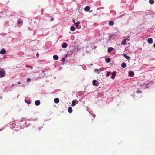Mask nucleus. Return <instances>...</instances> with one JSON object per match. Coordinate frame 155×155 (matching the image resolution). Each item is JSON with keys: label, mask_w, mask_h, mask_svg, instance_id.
<instances>
[{"label": "nucleus", "mask_w": 155, "mask_h": 155, "mask_svg": "<svg viewBox=\"0 0 155 155\" xmlns=\"http://www.w3.org/2000/svg\"><path fill=\"white\" fill-rule=\"evenodd\" d=\"M38 22L37 20L35 19L31 20V26L33 27L34 28L35 27H36L38 25Z\"/></svg>", "instance_id": "1"}, {"label": "nucleus", "mask_w": 155, "mask_h": 155, "mask_svg": "<svg viewBox=\"0 0 155 155\" xmlns=\"http://www.w3.org/2000/svg\"><path fill=\"white\" fill-rule=\"evenodd\" d=\"M5 75V71H4L0 70V78L3 77Z\"/></svg>", "instance_id": "2"}, {"label": "nucleus", "mask_w": 155, "mask_h": 155, "mask_svg": "<svg viewBox=\"0 0 155 155\" xmlns=\"http://www.w3.org/2000/svg\"><path fill=\"white\" fill-rule=\"evenodd\" d=\"M5 50L4 48L2 49L0 51V53L1 54H4L5 53Z\"/></svg>", "instance_id": "3"}, {"label": "nucleus", "mask_w": 155, "mask_h": 155, "mask_svg": "<svg viewBox=\"0 0 155 155\" xmlns=\"http://www.w3.org/2000/svg\"><path fill=\"white\" fill-rule=\"evenodd\" d=\"M116 72L115 71H113L112 73V76L111 77V78L114 79L115 78V76L116 75Z\"/></svg>", "instance_id": "4"}, {"label": "nucleus", "mask_w": 155, "mask_h": 155, "mask_svg": "<svg viewBox=\"0 0 155 155\" xmlns=\"http://www.w3.org/2000/svg\"><path fill=\"white\" fill-rule=\"evenodd\" d=\"M40 104V102L39 100H37L35 101V104L37 106L39 105Z\"/></svg>", "instance_id": "5"}, {"label": "nucleus", "mask_w": 155, "mask_h": 155, "mask_svg": "<svg viewBox=\"0 0 155 155\" xmlns=\"http://www.w3.org/2000/svg\"><path fill=\"white\" fill-rule=\"evenodd\" d=\"M67 46V44L66 43H63L62 45V47L63 48H66Z\"/></svg>", "instance_id": "6"}, {"label": "nucleus", "mask_w": 155, "mask_h": 155, "mask_svg": "<svg viewBox=\"0 0 155 155\" xmlns=\"http://www.w3.org/2000/svg\"><path fill=\"white\" fill-rule=\"evenodd\" d=\"M148 43L150 44H151L153 42V39L152 38H149L147 40Z\"/></svg>", "instance_id": "7"}, {"label": "nucleus", "mask_w": 155, "mask_h": 155, "mask_svg": "<svg viewBox=\"0 0 155 155\" xmlns=\"http://www.w3.org/2000/svg\"><path fill=\"white\" fill-rule=\"evenodd\" d=\"M90 9V7L89 6H86L84 8V10L86 12L89 11Z\"/></svg>", "instance_id": "8"}, {"label": "nucleus", "mask_w": 155, "mask_h": 155, "mask_svg": "<svg viewBox=\"0 0 155 155\" xmlns=\"http://www.w3.org/2000/svg\"><path fill=\"white\" fill-rule=\"evenodd\" d=\"M16 126L15 125V124L12 123V124L10 125V128H12L13 129L15 128V126Z\"/></svg>", "instance_id": "9"}, {"label": "nucleus", "mask_w": 155, "mask_h": 155, "mask_svg": "<svg viewBox=\"0 0 155 155\" xmlns=\"http://www.w3.org/2000/svg\"><path fill=\"white\" fill-rule=\"evenodd\" d=\"M126 67V64L125 63L123 62L122 63L121 67L123 68H125Z\"/></svg>", "instance_id": "10"}, {"label": "nucleus", "mask_w": 155, "mask_h": 155, "mask_svg": "<svg viewBox=\"0 0 155 155\" xmlns=\"http://www.w3.org/2000/svg\"><path fill=\"white\" fill-rule=\"evenodd\" d=\"M75 30V27L74 26H71L70 27V30L72 31H74Z\"/></svg>", "instance_id": "11"}, {"label": "nucleus", "mask_w": 155, "mask_h": 155, "mask_svg": "<svg viewBox=\"0 0 155 155\" xmlns=\"http://www.w3.org/2000/svg\"><path fill=\"white\" fill-rule=\"evenodd\" d=\"M53 58L55 60H57L58 59L59 57L58 55H55L53 56Z\"/></svg>", "instance_id": "12"}, {"label": "nucleus", "mask_w": 155, "mask_h": 155, "mask_svg": "<svg viewBox=\"0 0 155 155\" xmlns=\"http://www.w3.org/2000/svg\"><path fill=\"white\" fill-rule=\"evenodd\" d=\"M127 39H124L121 42V45H125L126 44V41Z\"/></svg>", "instance_id": "13"}, {"label": "nucleus", "mask_w": 155, "mask_h": 155, "mask_svg": "<svg viewBox=\"0 0 155 155\" xmlns=\"http://www.w3.org/2000/svg\"><path fill=\"white\" fill-rule=\"evenodd\" d=\"M97 82V81L95 80H94L93 81V85L94 86H96L97 85V84L96 83V82Z\"/></svg>", "instance_id": "14"}, {"label": "nucleus", "mask_w": 155, "mask_h": 155, "mask_svg": "<svg viewBox=\"0 0 155 155\" xmlns=\"http://www.w3.org/2000/svg\"><path fill=\"white\" fill-rule=\"evenodd\" d=\"M68 112L70 113H71L72 112V109L71 107H69L68 108Z\"/></svg>", "instance_id": "15"}, {"label": "nucleus", "mask_w": 155, "mask_h": 155, "mask_svg": "<svg viewBox=\"0 0 155 155\" xmlns=\"http://www.w3.org/2000/svg\"><path fill=\"white\" fill-rule=\"evenodd\" d=\"M100 70H100H99L97 69H95L94 70V72H95L99 74L100 73V72H99Z\"/></svg>", "instance_id": "16"}, {"label": "nucleus", "mask_w": 155, "mask_h": 155, "mask_svg": "<svg viewBox=\"0 0 155 155\" xmlns=\"http://www.w3.org/2000/svg\"><path fill=\"white\" fill-rule=\"evenodd\" d=\"M134 74V72L132 71H130L129 72V75L130 76H133Z\"/></svg>", "instance_id": "17"}, {"label": "nucleus", "mask_w": 155, "mask_h": 155, "mask_svg": "<svg viewBox=\"0 0 155 155\" xmlns=\"http://www.w3.org/2000/svg\"><path fill=\"white\" fill-rule=\"evenodd\" d=\"M71 105L72 106H74L76 105V101L74 100L72 101Z\"/></svg>", "instance_id": "18"}, {"label": "nucleus", "mask_w": 155, "mask_h": 155, "mask_svg": "<svg viewBox=\"0 0 155 155\" xmlns=\"http://www.w3.org/2000/svg\"><path fill=\"white\" fill-rule=\"evenodd\" d=\"M54 101L56 103H58L59 102V99L58 98H56L54 99Z\"/></svg>", "instance_id": "19"}, {"label": "nucleus", "mask_w": 155, "mask_h": 155, "mask_svg": "<svg viewBox=\"0 0 155 155\" xmlns=\"http://www.w3.org/2000/svg\"><path fill=\"white\" fill-rule=\"evenodd\" d=\"M105 61L107 63H109L110 61V58H107L106 59Z\"/></svg>", "instance_id": "20"}, {"label": "nucleus", "mask_w": 155, "mask_h": 155, "mask_svg": "<svg viewBox=\"0 0 155 155\" xmlns=\"http://www.w3.org/2000/svg\"><path fill=\"white\" fill-rule=\"evenodd\" d=\"M113 48L112 47H110L108 49V52L109 53L111 52L113 50Z\"/></svg>", "instance_id": "21"}, {"label": "nucleus", "mask_w": 155, "mask_h": 155, "mask_svg": "<svg viewBox=\"0 0 155 155\" xmlns=\"http://www.w3.org/2000/svg\"><path fill=\"white\" fill-rule=\"evenodd\" d=\"M23 21L21 19L18 20L17 21V23L18 24H20L21 23H23Z\"/></svg>", "instance_id": "22"}, {"label": "nucleus", "mask_w": 155, "mask_h": 155, "mask_svg": "<svg viewBox=\"0 0 155 155\" xmlns=\"http://www.w3.org/2000/svg\"><path fill=\"white\" fill-rule=\"evenodd\" d=\"M123 56H124V57H125V58L126 59H127V60L129 59H130V57H129V56H127V55H126V54H124Z\"/></svg>", "instance_id": "23"}, {"label": "nucleus", "mask_w": 155, "mask_h": 155, "mask_svg": "<svg viewBox=\"0 0 155 155\" xmlns=\"http://www.w3.org/2000/svg\"><path fill=\"white\" fill-rule=\"evenodd\" d=\"M114 22L113 21H110L109 22V25L110 26L113 25H114Z\"/></svg>", "instance_id": "24"}, {"label": "nucleus", "mask_w": 155, "mask_h": 155, "mask_svg": "<svg viewBox=\"0 0 155 155\" xmlns=\"http://www.w3.org/2000/svg\"><path fill=\"white\" fill-rule=\"evenodd\" d=\"M149 2L150 4H153L154 3V1L153 0H150Z\"/></svg>", "instance_id": "25"}, {"label": "nucleus", "mask_w": 155, "mask_h": 155, "mask_svg": "<svg viewBox=\"0 0 155 155\" xmlns=\"http://www.w3.org/2000/svg\"><path fill=\"white\" fill-rule=\"evenodd\" d=\"M80 24L79 21H78L75 23V26L76 28L78 27L79 25Z\"/></svg>", "instance_id": "26"}, {"label": "nucleus", "mask_w": 155, "mask_h": 155, "mask_svg": "<svg viewBox=\"0 0 155 155\" xmlns=\"http://www.w3.org/2000/svg\"><path fill=\"white\" fill-rule=\"evenodd\" d=\"M25 102L27 104H30L31 103V101H28L27 100H25Z\"/></svg>", "instance_id": "27"}, {"label": "nucleus", "mask_w": 155, "mask_h": 155, "mask_svg": "<svg viewBox=\"0 0 155 155\" xmlns=\"http://www.w3.org/2000/svg\"><path fill=\"white\" fill-rule=\"evenodd\" d=\"M111 74V73H110V72H107V74H106V76L107 77L109 76V75H110V74Z\"/></svg>", "instance_id": "28"}, {"label": "nucleus", "mask_w": 155, "mask_h": 155, "mask_svg": "<svg viewBox=\"0 0 155 155\" xmlns=\"http://www.w3.org/2000/svg\"><path fill=\"white\" fill-rule=\"evenodd\" d=\"M139 89L138 88V90L137 91L136 93H141V91L139 90Z\"/></svg>", "instance_id": "29"}, {"label": "nucleus", "mask_w": 155, "mask_h": 155, "mask_svg": "<svg viewBox=\"0 0 155 155\" xmlns=\"http://www.w3.org/2000/svg\"><path fill=\"white\" fill-rule=\"evenodd\" d=\"M62 61H64V62H65V58H63L62 59Z\"/></svg>", "instance_id": "30"}, {"label": "nucleus", "mask_w": 155, "mask_h": 155, "mask_svg": "<svg viewBox=\"0 0 155 155\" xmlns=\"http://www.w3.org/2000/svg\"><path fill=\"white\" fill-rule=\"evenodd\" d=\"M54 20V18H51V21H53Z\"/></svg>", "instance_id": "31"}, {"label": "nucleus", "mask_w": 155, "mask_h": 155, "mask_svg": "<svg viewBox=\"0 0 155 155\" xmlns=\"http://www.w3.org/2000/svg\"><path fill=\"white\" fill-rule=\"evenodd\" d=\"M72 22L73 23H74V24H75L76 23H75V20H73V21H72Z\"/></svg>", "instance_id": "32"}, {"label": "nucleus", "mask_w": 155, "mask_h": 155, "mask_svg": "<svg viewBox=\"0 0 155 155\" xmlns=\"http://www.w3.org/2000/svg\"><path fill=\"white\" fill-rule=\"evenodd\" d=\"M31 79L29 78H28L27 79V81H30V80Z\"/></svg>", "instance_id": "33"}, {"label": "nucleus", "mask_w": 155, "mask_h": 155, "mask_svg": "<svg viewBox=\"0 0 155 155\" xmlns=\"http://www.w3.org/2000/svg\"><path fill=\"white\" fill-rule=\"evenodd\" d=\"M36 56L38 57L39 56V54L38 53H37V54H36Z\"/></svg>", "instance_id": "34"}, {"label": "nucleus", "mask_w": 155, "mask_h": 155, "mask_svg": "<svg viewBox=\"0 0 155 155\" xmlns=\"http://www.w3.org/2000/svg\"><path fill=\"white\" fill-rule=\"evenodd\" d=\"M21 83L20 82H18V84H21Z\"/></svg>", "instance_id": "35"}, {"label": "nucleus", "mask_w": 155, "mask_h": 155, "mask_svg": "<svg viewBox=\"0 0 155 155\" xmlns=\"http://www.w3.org/2000/svg\"><path fill=\"white\" fill-rule=\"evenodd\" d=\"M153 47L155 48V43L153 45Z\"/></svg>", "instance_id": "36"}, {"label": "nucleus", "mask_w": 155, "mask_h": 155, "mask_svg": "<svg viewBox=\"0 0 155 155\" xmlns=\"http://www.w3.org/2000/svg\"><path fill=\"white\" fill-rule=\"evenodd\" d=\"M12 87H14V85L13 84L12 85Z\"/></svg>", "instance_id": "37"}]
</instances>
